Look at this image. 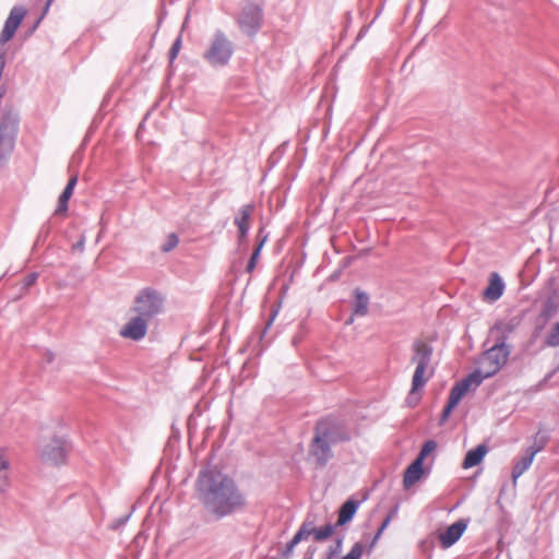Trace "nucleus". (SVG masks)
<instances>
[{
	"label": "nucleus",
	"instance_id": "1",
	"mask_svg": "<svg viewBox=\"0 0 559 559\" xmlns=\"http://www.w3.org/2000/svg\"><path fill=\"white\" fill-rule=\"evenodd\" d=\"M195 490L206 513L216 520L242 511L247 506L246 496L235 481L214 467L200 472Z\"/></svg>",
	"mask_w": 559,
	"mask_h": 559
},
{
	"label": "nucleus",
	"instance_id": "2",
	"mask_svg": "<svg viewBox=\"0 0 559 559\" xmlns=\"http://www.w3.org/2000/svg\"><path fill=\"white\" fill-rule=\"evenodd\" d=\"M349 433L341 426L330 421H320L310 445V455L317 464L324 466L332 457L331 447L349 440Z\"/></svg>",
	"mask_w": 559,
	"mask_h": 559
},
{
	"label": "nucleus",
	"instance_id": "3",
	"mask_svg": "<svg viewBox=\"0 0 559 559\" xmlns=\"http://www.w3.org/2000/svg\"><path fill=\"white\" fill-rule=\"evenodd\" d=\"M509 349L504 344H496L485 352L477 360V368L472 376L479 380V384L487 378L496 374L507 362Z\"/></svg>",
	"mask_w": 559,
	"mask_h": 559
},
{
	"label": "nucleus",
	"instance_id": "4",
	"mask_svg": "<svg viewBox=\"0 0 559 559\" xmlns=\"http://www.w3.org/2000/svg\"><path fill=\"white\" fill-rule=\"evenodd\" d=\"M39 460L48 465L57 466L66 462L67 442L63 438L56 435H41L36 444Z\"/></svg>",
	"mask_w": 559,
	"mask_h": 559
},
{
	"label": "nucleus",
	"instance_id": "5",
	"mask_svg": "<svg viewBox=\"0 0 559 559\" xmlns=\"http://www.w3.org/2000/svg\"><path fill=\"white\" fill-rule=\"evenodd\" d=\"M234 49L230 40L222 33L217 32L204 53V58L212 66H225L233 56Z\"/></svg>",
	"mask_w": 559,
	"mask_h": 559
},
{
	"label": "nucleus",
	"instance_id": "6",
	"mask_svg": "<svg viewBox=\"0 0 559 559\" xmlns=\"http://www.w3.org/2000/svg\"><path fill=\"white\" fill-rule=\"evenodd\" d=\"M479 385V380L475 379V376H467L462 381L457 382L451 390L449 401L443 409L442 419H447L452 411L457 406L463 396L472 389H476Z\"/></svg>",
	"mask_w": 559,
	"mask_h": 559
},
{
	"label": "nucleus",
	"instance_id": "7",
	"mask_svg": "<svg viewBox=\"0 0 559 559\" xmlns=\"http://www.w3.org/2000/svg\"><path fill=\"white\" fill-rule=\"evenodd\" d=\"M134 310L138 314H155L163 310V298L156 292L143 290L135 299Z\"/></svg>",
	"mask_w": 559,
	"mask_h": 559
},
{
	"label": "nucleus",
	"instance_id": "8",
	"mask_svg": "<svg viewBox=\"0 0 559 559\" xmlns=\"http://www.w3.org/2000/svg\"><path fill=\"white\" fill-rule=\"evenodd\" d=\"M25 15L26 10L23 7H14L11 9L0 34L1 44L8 43L14 36Z\"/></svg>",
	"mask_w": 559,
	"mask_h": 559
},
{
	"label": "nucleus",
	"instance_id": "9",
	"mask_svg": "<svg viewBox=\"0 0 559 559\" xmlns=\"http://www.w3.org/2000/svg\"><path fill=\"white\" fill-rule=\"evenodd\" d=\"M147 332V321L145 317H132L119 331V335L123 338L139 341L142 340Z\"/></svg>",
	"mask_w": 559,
	"mask_h": 559
},
{
	"label": "nucleus",
	"instance_id": "10",
	"mask_svg": "<svg viewBox=\"0 0 559 559\" xmlns=\"http://www.w3.org/2000/svg\"><path fill=\"white\" fill-rule=\"evenodd\" d=\"M433 370L432 368H430V366H416L412 380V389L407 397L409 404H416L419 401V395L417 394V391L426 384V382L430 379Z\"/></svg>",
	"mask_w": 559,
	"mask_h": 559
},
{
	"label": "nucleus",
	"instance_id": "11",
	"mask_svg": "<svg viewBox=\"0 0 559 559\" xmlns=\"http://www.w3.org/2000/svg\"><path fill=\"white\" fill-rule=\"evenodd\" d=\"M506 289V284L499 273L492 272L489 274L488 284L481 293V299L486 302H495L502 295Z\"/></svg>",
	"mask_w": 559,
	"mask_h": 559
},
{
	"label": "nucleus",
	"instance_id": "12",
	"mask_svg": "<svg viewBox=\"0 0 559 559\" xmlns=\"http://www.w3.org/2000/svg\"><path fill=\"white\" fill-rule=\"evenodd\" d=\"M466 530V523L457 521L450 525L443 533L440 534L439 539L443 548H449L454 545L463 535Z\"/></svg>",
	"mask_w": 559,
	"mask_h": 559
},
{
	"label": "nucleus",
	"instance_id": "13",
	"mask_svg": "<svg viewBox=\"0 0 559 559\" xmlns=\"http://www.w3.org/2000/svg\"><path fill=\"white\" fill-rule=\"evenodd\" d=\"M254 210L253 204H247L239 209L237 216L235 217V225L238 227L239 237L245 238L250 228V219Z\"/></svg>",
	"mask_w": 559,
	"mask_h": 559
},
{
	"label": "nucleus",
	"instance_id": "14",
	"mask_svg": "<svg viewBox=\"0 0 559 559\" xmlns=\"http://www.w3.org/2000/svg\"><path fill=\"white\" fill-rule=\"evenodd\" d=\"M11 487V463L4 449H0V492H7Z\"/></svg>",
	"mask_w": 559,
	"mask_h": 559
},
{
	"label": "nucleus",
	"instance_id": "15",
	"mask_svg": "<svg viewBox=\"0 0 559 559\" xmlns=\"http://www.w3.org/2000/svg\"><path fill=\"white\" fill-rule=\"evenodd\" d=\"M431 356L432 347L429 344L423 341L415 342L413 362L416 364V366H430Z\"/></svg>",
	"mask_w": 559,
	"mask_h": 559
},
{
	"label": "nucleus",
	"instance_id": "16",
	"mask_svg": "<svg viewBox=\"0 0 559 559\" xmlns=\"http://www.w3.org/2000/svg\"><path fill=\"white\" fill-rule=\"evenodd\" d=\"M425 471L420 460H415L405 471L403 485L406 489L413 487L424 476Z\"/></svg>",
	"mask_w": 559,
	"mask_h": 559
},
{
	"label": "nucleus",
	"instance_id": "17",
	"mask_svg": "<svg viewBox=\"0 0 559 559\" xmlns=\"http://www.w3.org/2000/svg\"><path fill=\"white\" fill-rule=\"evenodd\" d=\"M76 182H78V176L74 175L72 176L63 192L61 193L60 198H59V203H58V206L56 209V214L57 215H61V214H64L67 213L68 211V203H69V200L71 199L72 194H73V191H74V188L76 186Z\"/></svg>",
	"mask_w": 559,
	"mask_h": 559
},
{
	"label": "nucleus",
	"instance_id": "18",
	"mask_svg": "<svg viewBox=\"0 0 559 559\" xmlns=\"http://www.w3.org/2000/svg\"><path fill=\"white\" fill-rule=\"evenodd\" d=\"M488 449L485 444H479L475 449L469 450L463 461V468L468 469L478 465L487 454Z\"/></svg>",
	"mask_w": 559,
	"mask_h": 559
},
{
	"label": "nucleus",
	"instance_id": "19",
	"mask_svg": "<svg viewBox=\"0 0 559 559\" xmlns=\"http://www.w3.org/2000/svg\"><path fill=\"white\" fill-rule=\"evenodd\" d=\"M537 451L538 450H530L515 462L512 469V479L514 483L532 465Z\"/></svg>",
	"mask_w": 559,
	"mask_h": 559
},
{
	"label": "nucleus",
	"instance_id": "20",
	"mask_svg": "<svg viewBox=\"0 0 559 559\" xmlns=\"http://www.w3.org/2000/svg\"><path fill=\"white\" fill-rule=\"evenodd\" d=\"M13 133H14L13 124H11L9 122H2L0 124V151H2V146H4L7 151H11ZM1 157H3L2 152H0V158Z\"/></svg>",
	"mask_w": 559,
	"mask_h": 559
},
{
	"label": "nucleus",
	"instance_id": "21",
	"mask_svg": "<svg viewBox=\"0 0 559 559\" xmlns=\"http://www.w3.org/2000/svg\"><path fill=\"white\" fill-rule=\"evenodd\" d=\"M358 509V502L354 500H347L338 512L337 525H345L355 515Z\"/></svg>",
	"mask_w": 559,
	"mask_h": 559
},
{
	"label": "nucleus",
	"instance_id": "22",
	"mask_svg": "<svg viewBox=\"0 0 559 559\" xmlns=\"http://www.w3.org/2000/svg\"><path fill=\"white\" fill-rule=\"evenodd\" d=\"M316 527L311 524L305 523L295 534L293 539L287 544V552H292L297 544L301 540L307 539L310 535H314Z\"/></svg>",
	"mask_w": 559,
	"mask_h": 559
},
{
	"label": "nucleus",
	"instance_id": "23",
	"mask_svg": "<svg viewBox=\"0 0 559 559\" xmlns=\"http://www.w3.org/2000/svg\"><path fill=\"white\" fill-rule=\"evenodd\" d=\"M355 305L354 312L355 314H365L368 311L369 297L360 292L359 289L355 290Z\"/></svg>",
	"mask_w": 559,
	"mask_h": 559
},
{
	"label": "nucleus",
	"instance_id": "24",
	"mask_svg": "<svg viewBox=\"0 0 559 559\" xmlns=\"http://www.w3.org/2000/svg\"><path fill=\"white\" fill-rule=\"evenodd\" d=\"M334 532V526L331 524L324 525L322 527L316 528L314 538L316 540H324L329 538Z\"/></svg>",
	"mask_w": 559,
	"mask_h": 559
},
{
	"label": "nucleus",
	"instance_id": "25",
	"mask_svg": "<svg viewBox=\"0 0 559 559\" xmlns=\"http://www.w3.org/2000/svg\"><path fill=\"white\" fill-rule=\"evenodd\" d=\"M436 448L437 443L435 441L429 440L425 442L416 460H420V462L423 463L424 460L436 450Z\"/></svg>",
	"mask_w": 559,
	"mask_h": 559
},
{
	"label": "nucleus",
	"instance_id": "26",
	"mask_svg": "<svg viewBox=\"0 0 559 559\" xmlns=\"http://www.w3.org/2000/svg\"><path fill=\"white\" fill-rule=\"evenodd\" d=\"M365 546L361 543H356L349 552L343 557L342 559H361V556L364 554Z\"/></svg>",
	"mask_w": 559,
	"mask_h": 559
},
{
	"label": "nucleus",
	"instance_id": "27",
	"mask_svg": "<svg viewBox=\"0 0 559 559\" xmlns=\"http://www.w3.org/2000/svg\"><path fill=\"white\" fill-rule=\"evenodd\" d=\"M179 243V238L176 234H169L167 236L166 242L162 246L163 252H169L174 248H176Z\"/></svg>",
	"mask_w": 559,
	"mask_h": 559
},
{
	"label": "nucleus",
	"instance_id": "28",
	"mask_svg": "<svg viewBox=\"0 0 559 559\" xmlns=\"http://www.w3.org/2000/svg\"><path fill=\"white\" fill-rule=\"evenodd\" d=\"M547 344L550 346L559 345V322H557L547 336Z\"/></svg>",
	"mask_w": 559,
	"mask_h": 559
},
{
	"label": "nucleus",
	"instance_id": "29",
	"mask_svg": "<svg viewBox=\"0 0 559 559\" xmlns=\"http://www.w3.org/2000/svg\"><path fill=\"white\" fill-rule=\"evenodd\" d=\"M263 243H264V240H262V241H261V242L255 247V249H254V251H253V253H252V255H251V259H250V261H249V263H248V266H247L248 272H252V271H253V269H254V266H255V263H257V260H258V258H259V255H260V251H261V249H262Z\"/></svg>",
	"mask_w": 559,
	"mask_h": 559
},
{
	"label": "nucleus",
	"instance_id": "30",
	"mask_svg": "<svg viewBox=\"0 0 559 559\" xmlns=\"http://www.w3.org/2000/svg\"><path fill=\"white\" fill-rule=\"evenodd\" d=\"M181 49V38H177L170 49V59L174 60Z\"/></svg>",
	"mask_w": 559,
	"mask_h": 559
},
{
	"label": "nucleus",
	"instance_id": "31",
	"mask_svg": "<svg viewBox=\"0 0 559 559\" xmlns=\"http://www.w3.org/2000/svg\"><path fill=\"white\" fill-rule=\"evenodd\" d=\"M559 300V285L554 288L552 295L549 297V304H555Z\"/></svg>",
	"mask_w": 559,
	"mask_h": 559
},
{
	"label": "nucleus",
	"instance_id": "32",
	"mask_svg": "<svg viewBox=\"0 0 559 559\" xmlns=\"http://www.w3.org/2000/svg\"><path fill=\"white\" fill-rule=\"evenodd\" d=\"M36 281V275L35 274H29L26 278H25V283H24V286L25 287H28V286H32Z\"/></svg>",
	"mask_w": 559,
	"mask_h": 559
},
{
	"label": "nucleus",
	"instance_id": "33",
	"mask_svg": "<svg viewBox=\"0 0 559 559\" xmlns=\"http://www.w3.org/2000/svg\"><path fill=\"white\" fill-rule=\"evenodd\" d=\"M500 329H501V323L495 325L491 330H490V333L492 336L497 337V338H500Z\"/></svg>",
	"mask_w": 559,
	"mask_h": 559
},
{
	"label": "nucleus",
	"instance_id": "34",
	"mask_svg": "<svg viewBox=\"0 0 559 559\" xmlns=\"http://www.w3.org/2000/svg\"><path fill=\"white\" fill-rule=\"evenodd\" d=\"M389 523H390V518H386L384 520V522L382 523V525L380 526V528L376 535V539L383 533V531L385 530V527L388 526Z\"/></svg>",
	"mask_w": 559,
	"mask_h": 559
},
{
	"label": "nucleus",
	"instance_id": "35",
	"mask_svg": "<svg viewBox=\"0 0 559 559\" xmlns=\"http://www.w3.org/2000/svg\"><path fill=\"white\" fill-rule=\"evenodd\" d=\"M352 323H353V317H349V318L346 320L345 324L349 325V324H352Z\"/></svg>",
	"mask_w": 559,
	"mask_h": 559
},
{
	"label": "nucleus",
	"instance_id": "36",
	"mask_svg": "<svg viewBox=\"0 0 559 559\" xmlns=\"http://www.w3.org/2000/svg\"><path fill=\"white\" fill-rule=\"evenodd\" d=\"M258 13H259V12L257 11V14H258ZM258 17H259L258 15L254 17V24H253L252 26H257V25H258Z\"/></svg>",
	"mask_w": 559,
	"mask_h": 559
},
{
	"label": "nucleus",
	"instance_id": "37",
	"mask_svg": "<svg viewBox=\"0 0 559 559\" xmlns=\"http://www.w3.org/2000/svg\"><path fill=\"white\" fill-rule=\"evenodd\" d=\"M272 322H273V318L267 322L266 328L271 326Z\"/></svg>",
	"mask_w": 559,
	"mask_h": 559
},
{
	"label": "nucleus",
	"instance_id": "38",
	"mask_svg": "<svg viewBox=\"0 0 559 559\" xmlns=\"http://www.w3.org/2000/svg\"><path fill=\"white\" fill-rule=\"evenodd\" d=\"M50 2H51V0H49V1L47 2V7H48V5H50Z\"/></svg>",
	"mask_w": 559,
	"mask_h": 559
}]
</instances>
